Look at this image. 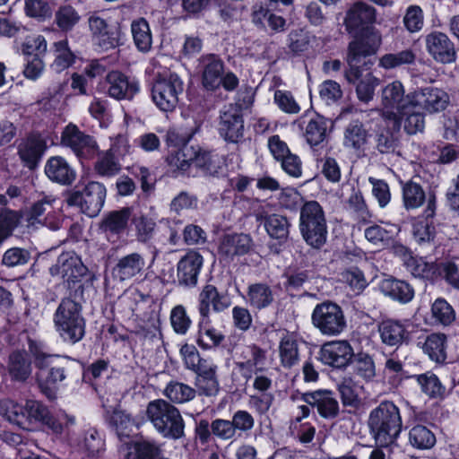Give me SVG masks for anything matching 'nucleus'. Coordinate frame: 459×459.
<instances>
[{"label": "nucleus", "mask_w": 459, "mask_h": 459, "mask_svg": "<svg viewBox=\"0 0 459 459\" xmlns=\"http://www.w3.org/2000/svg\"><path fill=\"white\" fill-rule=\"evenodd\" d=\"M28 347L35 366L41 371L38 375L39 388L48 399H54L56 385L68 375L67 362L65 363L58 355L47 352L44 343L39 341L30 338Z\"/></svg>", "instance_id": "nucleus-1"}, {"label": "nucleus", "mask_w": 459, "mask_h": 459, "mask_svg": "<svg viewBox=\"0 0 459 459\" xmlns=\"http://www.w3.org/2000/svg\"><path fill=\"white\" fill-rule=\"evenodd\" d=\"M368 426L375 442L381 446L394 444L403 429L400 409L391 401H383L368 415Z\"/></svg>", "instance_id": "nucleus-2"}, {"label": "nucleus", "mask_w": 459, "mask_h": 459, "mask_svg": "<svg viewBox=\"0 0 459 459\" xmlns=\"http://www.w3.org/2000/svg\"><path fill=\"white\" fill-rule=\"evenodd\" d=\"M76 296L69 291V296L59 302L54 316L55 329L63 341L76 343L85 334V319L82 316V306L74 299Z\"/></svg>", "instance_id": "nucleus-3"}, {"label": "nucleus", "mask_w": 459, "mask_h": 459, "mask_svg": "<svg viewBox=\"0 0 459 459\" xmlns=\"http://www.w3.org/2000/svg\"><path fill=\"white\" fill-rule=\"evenodd\" d=\"M145 415L154 429L164 438L178 440L185 437V420L180 411L163 399L151 401Z\"/></svg>", "instance_id": "nucleus-4"}, {"label": "nucleus", "mask_w": 459, "mask_h": 459, "mask_svg": "<svg viewBox=\"0 0 459 459\" xmlns=\"http://www.w3.org/2000/svg\"><path fill=\"white\" fill-rule=\"evenodd\" d=\"M48 413V408L36 400H27L24 405L10 399L0 401V415L28 431H34L44 424Z\"/></svg>", "instance_id": "nucleus-5"}, {"label": "nucleus", "mask_w": 459, "mask_h": 459, "mask_svg": "<svg viewBox=\"0 0 459 459\" xmlns=\"http://www.w3.org/2000/svg\"><path fill=\"white\" fill-rule=\"evenodd\" d=\"M299 230L309 246L320 248L325 243L326 219L322 206L316 201L306 202L300 208Z\"/></svg>", "instance_id": "nucleus-6"}, {"label": "nucleus", "mask_w": 459, "mask_h": 459, "mask_svg": "<svg viewBox=\"0 0 459 459\" xmlns=\"http://www.w3.org/2000/svg\"><path fill=\"white\" fill-rule=\"evenodd\" d=\"M311 321L315 328L327 337L338 336L347 328L343 309L337 303L329 300L314 307Z\"/></svg>", "instance_id": "nucleus-7"}, {"label": "nucleus", "mask_w": 459, "mask_h": 459, "mask_svg": "<svg viewBox=\"0 0 459 459\" xmlns=\"http://www.w3.org/2000/svg\"><path fill=\"white\" fill-rule=\"evenodd\" d=\"M87 272V267L73 251L62 253L57 257L56 263L49 268L50 274L61 277L68 290L74 293V296L82 295V279Z\"/></svg>", "instance_id": "nucleus-8"}, {"label": "nucleus", "mask_w": 459, "mask_h": 459, "mask_svg": "<svg viewBox=\"0 0 459 459\" xmlns=\"http://www.w3.org/2000/svg\"><path fill=\"white\" fill-rule=\"evenodd\" d=\"M183 91L184 82L177 74L159 75L152 87V99L161 111L171 112L178 105Z\"/></svg>", "instance_id": "nucleus-9"}, {"label": "nucleus", "mask_w": 459, "mask_h": 459, "mask_svg": "<svg viewBox=\"0 0 459 459\" xmlns=\"http://www.w3.org/2000/svg\"><path fill=\"white\" fill-rule=\"evenodd\" d=\"M106 199V188L103 184L89 182L82 191L69 194L66 202L70 206H77L90 217L97 216L101 211Z\"/></svg>", "instance_id": "nucleus-10"}, {"label": "nucleus", "mask_w": 459, "mask_h": 459, "mask_svg": "<svg viewBox=\"0 0 459 459\" xmlns=\"http://www.w3.org/2000/svg\"><path fill=\"white\" fill-rule=\"evenodd\" d=\"M105 93L116 100H131L140 91L137 79L118 70L107 74L103 82Z\"/></svg>", "instance_id": "nucleus-11"}, {"label": "nucleus", "mask_w": 459, "mask_h": 459, "mask_svg": "<svg viewBox=\"0 0 459 459\" xmlns=\"http://www.w3.org/2000/svg\"><path fill=\"white\" fill-rule=\"evenodd\" d=\"M61 143L72 149L76 156L83 159H91L98 152L96 141L74 124H69L64 128Z\"/></svg>", "instance_id": "nucleus-12"}, {"label": "nucleus", "mask_w": 459, "mask_h": 459, "mask_svg": "<svg viewBox=\"0 0 459 459\" xmlns=\"http://www.w3.org/2000/svg\"><path fill=\"white\" fill-rule=\"evenodd\" d=\"M411 104L416 105L425 112L433 114L443 111L449 103V97L439 88L428 86L407 94Z\"/></svg>", "instance_id": "nucleus-13"}, {"label": "nucleus", "mask_w": 459, "mask_h": 459, "mask_svg": "<svg viewBox=\"0 0 459 459\" xmlns=\"http://www.w3.org/2000/svg\"><path fill=\"white\" fill-rule=\"evenodd\" d=\"M426 50L437 63L452 64L456 61L457 54L454 42L441 31H432L425 37Z\"/></svg>", "instance_id": "nucleus-14"}, {"label": "nucleus", "mask_w": 459, "mask_h": 459, "mask_svg": "<svg viewBox=\"0 0 459 459\" xmlns=\"http://www.w3.org/2000/svg\"><path fill=\"white\" fill-rule=\"evenodd\" d=\"M301 400L315 408L320 417L333 420L339 416L340 405L334 393L328 389H318L304 393Z\"/></svg>", "instance_id": "nucleus-15"}, {"label": "nucleus", "mask_w": 459, "mask_h": 459, "mask_svg": "<svg viewBox=\"0 0 459 459\" xmlns=\"http://www.w3.org/2000/svg\"><path fill=\"white\" fill-rule=\"evenodd\" d=\"M230 299L212 284H205L198 294L197 309L204 320H210L211 312L221 313L230 307Z\"/></svg>", "instance_id": "nucleus-16"}, {"label": "nucleus", "mask_w": 459, "mask_h": 459, "mask_svg": "<svg viewBox=\"0 0 459 459\" xmlns=\"http://www.w3.org/2000/svg\"><path fill=\"white\" fill-rule=\"evenodd\" d=\"M354 356V351L348 341H332L322 345L319 351L320 360L328 366L343 368Z\"/></svg>", "instance_id": "nucleus-17"}, {"label": "nucleus", "mask_w": 459, "mask_h": 459, "mask_svg": "<svg viewBox=\"0 0 459 459\" xmlns=\"http://www.w3.org/2000/svg\"><path fill=\"white\" fill-rule=\"evenodd\" d=\"M265 360L266 351L255 344H251L241 349L236 367L241 376L249 380L264 370Z\"/></svg>", "instance_id": "nucleus-18"}, {"label": "nucleus", "mask_w": 459, "mask_h": 459, "mask_svg": "<svg viewBox=\"0 0 459 459\" xmlns=\"http://www.w3.org/2000/svg\"><path fill=\"white\" fill-rule=\"evenodd\" d=\"M406 99L404 87L400 81L386 84L381 92L382 117L386 121L395 118V114L405 107Z\"/></svg>", "instance_id": "nucleus-19"}, {"label": "nucleus", "mask_w": 459, "mask_h": 459, "mask_svg": "<svg viewBox=\"0 0 459 459\" xmlns=\"http://www.w3.org/2000/svg\"><path fill=\"white\" fill-rule=\"evenodd\" d=\"M204 264L203 256L195 250H189L180 258L177 265V278L179 285L195 287Z\"/></svg>", "instance_id": "nucleus-20"}, {"label": "nucleus", "mask_w": 459, "mask_h": 459, "mask_svg": "<svg viewBox=\"0 0 459 459\" xmlns=\"http://www.w3.org/2000/svg\"><path fill=\"white\" fill-rule=\"evenodd\" d=\"M344 76L349 83L356 85V95L359 101L368 103L373 100L379 84V79L373 74H362L359 67H351L345 71Z\"/></svg>", "instance_id": "nucleus-21"}, {"label": "nucleus", "mask_w": 459, "mask_h": 459, "mask_svg": "<svg viewBox=\"0 0 459 459\" xmlns=\"http://www.w3.org/2000/svg\"><path fill=\"white\" fill-rule=\"evenodd\" d=\"M184 366L186 369L195 373L196 377L216 374L218 366L210 358H202L196 347L185 343L179 351Z\"/></svg>", "instance_id": "nucleus-22"}, {"label": "nucleus", "mask_w": 459, "mask_h": 459, "mask_svg": "<svg viewBox=\"0 0 459 459\" xmlns=\"http://www.w3.org/2000/svg\"><path fill=\"white\" fill-rule=\"evenodd\" d=\"M403 108L401 111L395 114V118H390L388 121L393 122L394 126L397 129L403 126L408 134L422 133L425 128V114L417 110L419 108L411 104L408 98L405 101V107Z\"/></svg>", "instance_id": "nucleus-23"}, {"label": "nucleus", "mask_w": 459, "mask_h": 459, "mask_svg": "<svg viewBox=\"0 0 459 459\" xmlns=\"http://www.w3.org/2000/svg\"><path fill=\"white\" fill-rule=\"evenodd\" d=\"M303 136L311 148L323 145L328 137L329 121L318 114H307L301 119Z\"/></svg>", "instance_id": "nucleus-24"}, {"label": "nucleus", "mask_w": 459, "mask_h": 459, "mask_svg": "<svg viewBox=\"0 0 459 459\" xmlns=\"http://www.w3.org/2000/svg\"><path fill=\"white\" fill-rule=\"evenodd\" d=\"M251 247L252 239L248 235L227 234L220 240L218 254L222 260L231 262L235 257L247 254Z\"/></svg>", "instance_id": "nucleus-25"}, {"label": "nucleus", "mask_w": 459, "mask_h": 459, "mask_svg": "<svg viewBox=\"0 0 459 459\" xmlns=\"http://www.w3.org/2000/svg\"><path fill=\"white\" fill-rule=\"evenodd\" d=\"M46 150V139L39 133H32L21 142L18 154L26 167L34 169Z\"/></svg>", "instance_id": "nucleus-26"}, {"label": "nucleus", "mask_w": 459, "mask_h": 459, "mask_svg": "<svg viewBox=\"0 0 459 459\" xmlns=\"http://www.w3.org/2000/svg\"><path fill=\"white\" fill-rule=\"evenodd\" d=\"M436 212V197L429 195L428 198V204L424 210L425 219L418 218L412 223V235L415 241L424 246L430 244L434 241L436 236V230L432 222L429 221L434 217Z\"/></svg>", "instance_id": "nucleus-27"}, {"label": "nucleus", "mask_w": 459, "mask_h": 459, "mask_svg": "<svg viewBox=\"0 0 459 459\" xmlns=\"http://www.w3.org/2000/svg\"><path fill=\"white\" fill-rule=\"evenodd\" d=\"M382 39L379 33L372 32L367 38L349 44L346 61L349 68L358 67L362 57L374 55L379 48Z\"/></svg>", "instance_id": "nucleus-28"}, {"label": "nucleus", "mask_w": 459, "mask_h": 459, "mask_svg": "<svg viewBox=\"0 0 459 459\" xmlns=\"http://www.w3.org/2000/svg\"><path fill=\"white\" fill-rule=\"evenodd\" d=\"M244 121L240 110L230 106L221 115L220 134L228 142L237 143L243 136Z\"/></svg>", "instance_id": "nucleus-29"}, {"label": "nucleus", "mask_w": 459, "mask_h": 459, "mask_svg": "<svg viewBox=\"0 0 459 459\" xmlns=\"http://www.w3.org/2000/svg\"><path fill=\"white\" fill-rule=\"evenodd\" d=\"M45 174L52 181L61 186H70L76 178V172L67 160L61 156L50 157L45 165Z\"/></svg>", "instance_id": "nucleus-30"}, {"label": "nucleus", "mask_w": 459, "mask_h": 459, "mask_svg": "<svg viewBox=\"0 0 459 459\" xmlns=\"http://www.w3.org/2000/svg\"><path fill=\"white\" fill-rule=\"evenodd\" d=\"M381 342L388 346H399L409 340L410 333L405 322L385 319L378 325Z\"/></svg>", "instance_id": "nucleus-31"}, {"label": "nucleus", "mask_w": 459, "mask_h": 459, "mask_svg": "<svg viewBox=\"0 0 459 459\" xmlns=\"http://www.w3.org/2000/svg\"><path fill=\"white\" fill-rule=\"evenodd\" d=\"M132 216V209L124 207L107 213L101 221L100 229L110 238H119L125 234Z\"/></svg>", "instance_id": "nucleus-32"}, {"label": "nucleus", "mask_w": 459, "mask_h": 459, "mask_svg": "<svg viewBox=\"0 0 459 459\" xmlns=\"http://www.w3.org/2000/svg\"><path fill=\"white\" fill-rule=\"evenodd\" d=\"M202 84L209 91H214L221 86L224 65L221 58L215 55H207L202 57Z\"/></svg>", "instance_id": "nucleus-33"}, {"label": "nucleus", "mask_w": 459, "mask_h": 459, "mask_svg": "<svg viewBox=\"0 0 459 459\" xmlns=\"http://www.w3.org/2000/svg\"><path fill=\"white\" fill-rule=\"evenodd\" d=\"M145 264L143 255L134 252L119 258L113 273L116 278L124 281L141 275L144 271Z\"/></svg>", "instance_id": "nucleus-34"}, {"label": "nucleus", "mask_w": 459, "mask_h": 459, "mask_svg": "<svg viewBox=\"0 0 459 459\" xmlns=\"http://www.w3.org/2000/svg\"><path fill=\"white\" fill-rule=\"evenodd\" d=\"M417 346L436 363H443L446 359V336L444 333H433L420 336Z\"/></svg>", "instance_id": "nucleus-35"}, {"label": "nucleus", "mask_w": 459, "mask_h": 459, "mask_svg": "<svg viewBox=\"0 0 459 459\" xmlns=\"http://www.w3.org/2000/svg\"><path fill=\"white\" fill-rule=\"evenodd\" d=\"M376 21V11L364 3L354 4L347 12L344 19L346 29L351 32L372 24Z\"/></svg>", "instance_id": "nucleus-36"}, {"label": "nucleus", "mask_w": 459, "mask_h": 459, "mask_svg": "<svg viewBox=\"0 0 459 459\" xmlns=\"http://www.w3.org/2000/svg\"><path fill=\"white\" fill-rule=\"evenodd\" d=\"M369 134L362 122L354 120L349 123L343 131L342 144L353 152H363L368 143Z\"/></svg>", "instance_id": "nucleus-37"}, {"label": "nucleus", "mask_w": 459, "mask_h": 459, "mask_svg": "<svg viewBox=\"0 0 459 459\" xmlns=\"http://www.w3.org/2000/svg\"><path fill=\"white\" fill-rule=\"evenodd\" d=\"M7 370L11 378L25 382L31 375V361L24 351H15L9 355Z\"/></svg>", "instance_id": "nucleus-38"}, {"label": "nucleus", "mask_w": 459, "mask_h": 459, "mask_svg": "<svg viewBox=\"0 0 459 459\" xmlns=\"http://www.w3.org/2000/svg\"><path fill=\"white\" fill-rule=\"evenodd\" d=\"M256 221L264 222V228L273 238L283 239L289 234V222L286 217L279 214L267 215L264 210L255 212Z\"/></svg>", "instance_id": "nucleus-39"}, {"label": "nucleus", "mask_w": 459, "mask_h": 459, "mask_svg": "<svg viewBox=\"0 0 459 459\" xmlns=\"http://www.w3.org/2000/svg\"><path fill=\"white\" fill-rule=\"evenodd\" d=\"M273 299V290L265 282H255L247 287V302L255 309L261 310L268 307Z\"/></svg>", "instance_id": "nucleus-40"}, {"label": "nucleus", "mask_w": 459, "mask_h": 459, "mask_svg": "<svg viewBox=\"0 0 459 459\" xmlns=\"http://www.w3.org/2000/svg\"><path fill=\"white\" fill-rule=\"evenodd\" d=\"M131 34L136 49L149 53L152 48V34L149 22L144 18H138L131 22Z\"/></svg>", "instance_id": "nucleus-41"}, {"label": "nucleus", "mask_w": 459, "mask_h": 459, "mask_svg": "<svg viewBox=\"0 0 459 459\" xmlns=\"http://www.w3.org/2000/svg\"><path fill=\"white\" fill-rule=\"evenodd\" d=\"M381 289L385 295L401 303H408L414 297L412 287L401 280L385 279L382 282Z\"/></svg>", "instance_id": "nucleus-42"}, {"label": "nucleus", "mask_w": 459, "mask_h": 459, "mask_svg": "<svg viewBox=\"0 0 459 459\" xmlns=\"http://www.w3.org/2000/svg\"><path fill=\"white\" fill-rule=\"evenodd\" d=\"M279 357L284 368H290L299 361V343L297 339L290 334L283 336L279 343Z\"/></svg>", "instance_id": "nucleus-43"}, {"label": "nucleus", "mask_w": 459, "mask_h": 459, "mask_svg": "<svg viewBox=\"0 0 459 459\" xmlns=\"http://www.w3.org/2000/svg\"><path fill=\"white\" fill-rule=\"evenodd\" d=\"M81 16L71 4H63L55 13L54 22L63 32H68L79 23Z\"/></svg>", "instance_id": "nucleus-44"}, {"label": "nucleus", "mask_w": 459, "mask_h": 459, "mask_svg": "<svg viewBox=\"0 0 459 459\" xmlns=\"http://www.w3.org/2000/svg\"><path fill=\"white\" fill-rule=\"evenodd\" d=\"M409 442L417 449H429L436 444V436L428 427L417 424L409 431Z\"/></svg>", "instance_id": "nucleus-45"}, {"label": "nucleus", "mask_w": 459, "mask_h": 459, "mask_svg": "<svg viewBox=\"0 0 459 459\" xmlns=\"http://www.w3.org/2000/svg\"><path fill=\"white\" fill-rule=\"evenodd\" d=\"M348 207L355 214L359 224H368L371 221L372 213L370 212L363 195L359 189L352 188V193L347 200Z\"/></svg>", "instance_id": "nucleus-46"}, {"label": "nucleus", "mask_w": 459, "mask_h": 459, "mask_svg": "<svg viewBox=\"0 0 459 459\" xmlns=\"http://www.w3.org/2000/svg\"><path fill=\"white\" fill-rule=\"evenodd\" d=\"M416 60V54L412 49L407 48L396 53H388L379 58L378 65L385 70H391L405 65H412Z\"/></svg>", "instance_id": "nucleus-47"}, {"label": "nucleus", "mask_w": 459, "mask_h": 459, "mask_svg": "<svg viewBox=\"0 0 459 459\" xmlns=\"http://www.w3.org/2000/svg\"><path fill=\"white\" fill-rule=\"evenodd\" d=\"M196 390L186 384L171 381L169 382L165 390V396L175 403H184L195 398Z\"/></svg>", "instance_id": "nucleus-48"}, {"label": "nucleus", "mask_w": 459, "mask_h": 459, "mask_svg": "<svg viewBox=\"0 0 459 459\" xmlns=\"http://www.w3.org/2000/svg\"><path fill=\"white\" fill-rule=\"evenodd\" d=\"M194 156L195 147L184 144L182 148L168 156L167 162L171 169L185 172L192 165Z\"/></svg>", "instance_id": "nucleus-49"}, {"label": "nucleus", "mask_w": 459, "mask_h": 459, "mask_svg": "<svg viewBox=\"0 0 459 459\" xmlns=\"http://www.w3.org/2000/svg\"><path fill=\"white\" fill-rule=\"evenodd\" d=\"M290 435L305 446L312 444L316 429L310 422H299V419H293L290 423Z\"/></svg>", "instance_id": "nucleus-50"}, {"label": "nucleus", "mask_w": 459, "mask_h": 459, "mask_svg": "<svg viewBox=\"0 0 459 459\" xmlns=\"http://www.w3.org/2000/svg\"><path fill=\"white\" fill-rule=\"evenodd\" d=\"M22 54L27 56H43L48 49V43L44 36L39 34L27 35L20 47Z\"/></svg>", "instance_id": "nucleus-51"}, {"label": "nucleus", "mask_w": 459, "mask_h": 459, "mask_svg": "<svg viewBox=\"0 0 459 459\" xmlns=\"http://www.w3.org/2000/svg\"><path fill=\"white\" fill-rule=\"evenodd\" d=\"M426 200V194L420 185L408 182L403 187V205L407 210L417 209Z\"/></svg>", "instance_id": "nucleus-52"}, {"label": "nucleus", "mask_w": 459, "mask_h": 459, "mask_svg": "<svg viewBox=\"0 0 459 459\" xmlns=\"http://www.w3.org/2000/svg\"><path fill=\"white\" fill-rule=\"evenodd\" d=\"M95 172L103 178H111L117 175L121 170V165L117 159L111 152L100 154L94 164Z\"/></svg>", "instance_id": "nucleus-53"}, {"label": "nucleus", "mask_w": 459, "mask_h": 459, "mask_svg": "<svg viewBox=\"0 0 459 459\" xmlns=\"http://www.w3.org/2000/svg\"><path fill=\"white\" fill-rule=\"evenodd\" d=\"M225 339L222 333L211 325H200L196 342L204 350L219 346Z\"/></svg>", "instance_id": "nucleus-54"}, {"label": "nucleus", "mask_w": 459, "mask_h": 459, "mask_svg": "<svg viewBox=\"0 0 459 459\" xmlns=\"http://www.w3.org/2000/svg\"><path fill=\"white\" fill-rule=\"evenodd\" d=\"M54 56L55 60L53 62V67L57 71L61 72L68 68L74 60L73 52L68 48V42L66 39H63L54 43Z\"/></svg>", "instance_id": "nucleus-55"}, {"label": "nucleus", "mask_w": 459, "mask_h": 459, "mask_svg": "<svg viewBox=\"0 0 459 459\" xmlns=\"http://www.w3.org/2000/svg\"><path fill=\"white\" fill-rule=\"evenodd\" d=\"M354 371L365 381H372L376 377V366L373 358L367 353L354 355Z\"/></svg>", "instance_id": "nucleus-56"}, {"label": "nucleus", "mask_w": 459, "mask_h": 459, "mask_svg": "<svg viewBox=\"0 0 459 459\" xmlns=\"http://www.w3.org/2000/svg\"><path fill=\"white\" fill-rule=\"evenodd\" d=\"M416 379L421 386V390L430 397L442 396L446 392V388L437 377L431 372L418 375Z\"/></svg>", "instance_id": "nucleus-57"}, {"label": "nucleus", "mask_w": 459, "mask_h": 459, "mask_svg": "<svg viewBox=\"0 0 459 459\" xmlns=\"http://www.w3.org/2000/svg\"><path fill=\"white\" fill-rule=\"evenodd\" d=\"M398 250L403 252V264L406 270L414 277H425L429 272V264L421 258L412 256L407 249L400 246Z\"/></svg>", "instance_id": "nucleus-58"}, {"label": "nucleus", "mask_w": 459, "mask_h": 459, "mask_svg": "<svg viewBox=\"0 0 459 459\" xmlns=\"http://www.w3.org/2000/svg\"><path fill=\"white\" fill-rule=\"evenodd\" d=\"M124 36L119 27H113L95 39L94 42L101 50L108 51L122 45Z\"/></svg>", "instance_id": "nucleus-59"}, {"label": "nucleus", "mask_w": 459, "mask_h": 459, "mask_svg": "<svg viewBox=\"0 0 459 459\" xmlns=\"http://www.w3.org/2000/svg\"><path fill=\"white\" fill-rule=\"evenodd\" d=\"M431 313L435 320L443 325H450L455 318L453 307L444 299H437L434 301Z\"/></svg>", "instance_id": "nucleus-60"}, {"label": "nucleus", "mask_w": 459, "mask_h": 459, "mask_svg": "<svg viewBox=\"0 0 459 459\" xmlns=\"http://www.w3.org/2000/svg\"><path fill=\"white\" fill-rule=\"evenodd\" d=\"M341 281L350 286L355 293H360L368 285L363 272L358 267H351L341 273Z\"/></svg>", "instance_id": "nucleus-61"}, {"label": "nucleus", "mask_w": 459, "mask_h": 459, "mask_svg": "<svg viewBox=\"0 0 459 459\" xmlns=\"http://www.w3.org/2000/svg\"><path fill=\"white\" fill-rule=\"evenodd\" d=\"M30 259V253L24 248L11 247L7 249L1 260V264L8 268L25 265Z\"/></svg>", "instance_id": "nucleus-62"}, {"label": "nucleus", "mask_w": 459, "mask_h": 459, "mask_svg": "<svg viewBox=\"0 0 459 459\" xmlns=\"http://www.w3.org/2000/svg\"><path fill=\"white\" fill-rule=\"evenodd\" d=\"M75 419L66 413L60 414L55 418L48 413V419L45 420L43 425H46L56 435H69L70 427L74 426Z\"/></svg>", "instance_id": "nucleus-63"}, {"label": "nucleus", "mask_w": 459, "mask_h": 459, "mask_svg": "<svg viewBox=\"0 0 459 459\" xmlns=\"http://www.w3.org/2000/svg\"><path fill=\"white\" fill-rule=\"evenodd\" d=\"M111 425L115 428L117 437L128 438L134 427V420L123 411H115L110 419Z\"/></svg>", "instance_id": "nucleus-64"}]
</instances>
